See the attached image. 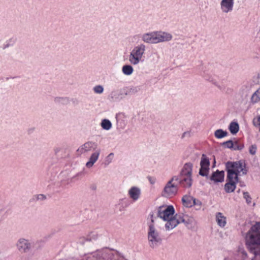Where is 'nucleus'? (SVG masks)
I'll use <instances>...</instances> for the list:
<instances>
[{
	"label": "nucleus",
	"mask_w": 260,
	"mask_h": 260,
	"mask_svg": "<svg viewBox=\"0 0 260 260\" xmlns=\"http://www.w3.org/2000/svg\"><path fill=\"white\" fill-rule=\"evenodd\" d=\"M199 174L207 177L209 172L210 161L205 154L202 155Z\"/></svg>",
	"instance_id": "11"
},
{
	"label": "nucleus",
	"mask_w": 260,
	"mask_h": 260,
	"mask_svg": "<svg viewBox=\"0 0 260 260\" xmlns=\"http://www.w3.org/2000/svg\"><path fill=\"white\" fill-rule=\"evenodd\" d=\"M237 183L232 182L230 181H228L224 185V189L226 192L230 193L233 192L236 187Z\"/></svg>",
	"instance_id": "24"
},
{
	"label": "nucleus",
	"mask_w": 260,
	"mask_h": 260,
	"mask_svg": "<svg viewBox=\"0 0 260 260\" xmlns=\"http://www.w3.org/2000/svg\"><path fill=\"white\" fill-rule=\"evenodd\" d=\"M194 221V220L192 217L186 220L184 216L181 214H176L173 216V219L167 222L165 227L167 230H170L175 228L180 223H184L186 226H188L189 223H192Z\"/></svg>",
	"instance_id": "6"
},
{
	"label": "nucleus",
	"mask_w": 260,
	"mask_h": 260,
	"mask_svg": "<svg viewBox=\"0 0 260 260\" xmlns=\"http://www.w3.org/2000/svg\"><path fill=\"white\" fill-rule=\"evenodd\" d=\"M175 213L174 208L173 206L170 205L166 207H160L158 210L157 215L164 220L168 222L173 219Z\"/></svg>",
	"instance_id": "9"
},
{
	"label": "nucleus",
	"mask_w": 260,
	"mask_h": 260,
	"mask_svg": "<svg viewBox=\"0 0 260 260\" xmlns=\"http://www.w3.org/2000/svg\"><path fill=\"white\" fill-rule=\"evenodd\" d=\"M234 0H221L220 2V9L222 12L228 13L233 10Z\"/></svg>",
	"instance_id": "15"
},
{
	"label": "nucleus",
	"mask_w": 260,
	"mask_h": 260,
	"mask_svg": "<svg viewBox=\"0 0 260 260\" xmlns=\"http://www.w3.org/2000/svg\"><path fill=\"white\" fill-rule=\"evenodd\" d=\"M147 238L148 244L152 248L157 247L162 242L160 234L155 227L152 219H151V223L148 226Z\"/></svg>",
	"instance_id": "3"
},
{
	"label": "nucleus",
	"mask_w": 260,
	"mask_h": 260,
	"mask_svg": "<svg viewBox=\"0 0 260 260\" xmlns=\"http://www.w3.org/2000/svg\"><path fill=\"white\" fill-rule=\"evenodd\" d=\"M32 244V242L29 239L20 238L18 239L15 245L19 252L21 253H27L31 250Z\"/></svg>",
	"instance_id": "8"
},
{
	"label": "nucleus",
	"mask_w": 260,
	"mask_h": 260,
	"mask_svg": "<svg viewBox=\"0 0 260 260\" xmlns=\"http://www.w3.org/2000/svg\"><path fill=\"white\" fill-rule=\"evenodd\" d=\"M37 199L40 200H43L46 199V197L43 194H39L38 196Z\"/></svg>",
	"instance_id": "39"
},
{
	"label": "nucleus",
	"mask_w": 260,
	"mask_h": 260,
	"mask_svg": "<svg viewBox=\"0 0 260 260\" xmlns=\"http://www.w3.org/2000/svg\"><path fill=\"white\" fill-rule=\"evenodd\" d=\"M215 220L217 225L223 228L226 224V217L221 212H217L215 214Z\"/></svg>",
	"instance_id": "18"
},
{
	"label": "nucleus",
	"mask_w": 260,
	"mask_h": 260,
	"mask_svg": "<svg viewBox=\"0 0 260 260\" xmlns=\"http://www.w3.org/2000/svg\"><path fill=\"white\" fill-rule=\"evenodd\" d=\"M140 90L139 87H132L129 89V91L128 92H126L125 93V95H128V94H133L137 93Z\"/></svg>",
	"instance_id": "31"
},
{
	"label": "nucleus",
	"mask_w": 260,
	"mask_h": 260,
	"mask_svg": "<svg viewBox=\"0 0 260 260\" xmlns=\"http://www.w3.org/2000/svg\"><path fill=\"white\" fill-rule=\"evenodd\" d=\"M10 46V45L8 44H7L6 45H5L3 47V49H6L7 48H8Z\"/></svg>",
	"instance_id": "42"
},
{
	"label": "nucleus",
	"mask_w": 260,
	"mask_h": 260,
	"mask_svg": "<svg viewBox=\"0 0 260 260\" xmlns=\"http://www.w3.org/2000/svg\"><path fill=\"white\" fill-rule=\"evenodd\" d=\"M245 240L248 251L254 256L260 255V222L253 225L247 231Z\"/></svg>",
	"instance_id": "1"
},
{
	"label": "nucleus",
	"mask_w": 260,
	"mask_h": 260,
	"mask_svg": "<svg viewBox=\"0 0 260 260\" xmlns=\"http://www.w3.org/2000/svg\"><path fill=\"white\" fill-rule=\"evenodd\" d=\"M90 188L92 189V190H95L96 189V186L95 185H92L90 186Z\"/></svg>",
	"instance_id": "41"
},
{
	"label": "nucleus",
	"mask_w": 260,
	"mask_h": 260,
	"mask_svg": "<svg viewBox=\"0 0 260 260\" xmlns=\"http://www.w3.org/2000/svg\"><path fill=\"white\" fill-rule=\"evenodd\" d=\"M54 101L56 103L64 104L69 102V99L66 97H56L55 98Z\"/></svg>",
	"instance_id": "32"
},
{
	"label": "nucleus",
	"mask_w": 260,
	"mask_h": 260,
	"mask_svg": "<svg viewBox=\"0 0 260 260\" xmlns=\"http://www.w3.org/2000/svg\"><path fill=\"white\" fill-rule=\"evenodd\" d=\"M127 194L131 199H132L134 202H136L141 197V188L136 186H132L128 189Z\"/></svg>",
	"instance_id": "14"
},
{
	"label": "nucleus",
	"mask_w": 260,
	"mask_h": 260,
	"mask_svg": "<svg viewBox=\"0 0 260 260\" xmlns=\"http://www.w3.org/2000/svg\"><path fill=\"white\" fill-rule=\"evenodd\" d=\"M193 165L191 163H186L180 173L178 181L185 187H190L192 184V172Z\"/></svg>",
	"instance_id": "4"
},
{
	"label": "nucleus",
	"mask_w": 260,
	"mask_h": 260,
	"mask_svg": "<svg viewBox=\"0 0 260 260\" xmlns=\"http://www.w3.org/2000/svg\"><path fill=\"white\" fill-rule=\"evenodd\" d=\"M109 99L112 102H119L122 100V93L118 90H114L109 95Z\"/></svg>",
	"instance_id": "20"
},
{
	"label": "nucleus",
	"mask_w": 260,
	"mask_h": 260,
	"mask_svg": "<svg viewBox=\"0 0 260 260\" xmlns=\"http://www.w3.org/2000/svg\"><path fill=\"white\" fill-rule=\"evenodd\" d=\"M224 172L223 171H217L213 173L210 179L214 182H221L224 180Z\"/></svg>",
	"instance_id": "19"
},
{
	"label": "nucleus",
	"mask_w": 260,
	"mask_h": 260,
	"mask_svg": "<svg viewBox=\"0 0 260 260\" xmlns=\"http://www.w3.org/2000/svg\"><path fill=\"white\" fill-rule=\"evenodd\" d=\"M234 146L233 149L235 150H241L244 148L243 144H238L237 142L234 143Z\"/></svg>",
	"instance_id": "35"
},
{
	"label": "nucleus",
	"mask_w": 260,
	"mask_h": 260,
	"mask_svg": "<svg viewBox=\"0 0 260 260\" xmlns=\"http://www.w3.org/2000/svg\"><path fill=\"white\" fill-rule=\"evenodd\" d=\"M179 177L178 176H173L165 185L161 191V196L167 198H171L175 196L178 192V186L174 181H178Z\"/></svg>",
	"instance_id": "5"
},
{
	"label": "nucleus",
	"mask_w": 260,
	"mask_h": 260,
	"mask_svg": "<svg viewBox=\"0 0 260 260\" xmlns=\"http://www.w3.org/2000/svg\"><path fill=\"white\" fill-rule=\"evenodd\" d=\"M142 40L148 44H156L155 31L144 34L141 37Z\"/></svg>",
	"instance_id": "17"
},
{
	"label": "nucleus",
	"mask_w": 260,
	"mask_h": 260,
	"mask_svg": "<svg viewBox=\"0 0 260 260\" xmlns=\"http://www.w3.org/2000/svg\"><path fill=\"white\" fill-rule=\"evenodd\" d=\"M104 90V87L101 85H95L93 87V91L96 94H102Z\"/></svg>",
	"instance_id": "30"
},
{
	"label": "nucleus",
	"mask_w": 260,
	"mask_h": 260,
	"mask_svg": "<svg viewBox=\"0 0 260 260\" xmlns=\"http://www.w3.org/2000/svg\"><path fill=\"white\" fill-rule=\"evenodd\" d=\"M101 127L105 130L108 131L112 127V123L111 121L107 119L102 120L101 123Z\"/></svg>",
	"instance_id": "26"
},
{
	"label": "nucleus",
	"mask_w": 260,
	"mask_h": 260,
	"mask_svg": "<svg viewBox=\"0 0 260 260\" xmlns=\"http://www.w3.org/2000/svg\"><path fill=\"white\" fill-rule=\"evenodd\" d=\"M251 101L254 103L260 101V87L252 94Z\"/></svg>",
	"instance_id": "29"
},
{
	"label": "nucleus",
	"mask_w": 260,
	"mask_h": 260,
	"mask_svg": "<svg viewBox=\"0 0 260 260\" xmlns=\"http://www.w3.org/2000/svg\"><path fill=\"white\" fill-rule=\"evenodd\" d=\"M228 133L226 131H224L222 129H218L215 131L214 136L217 139H222L228 135Z\"/></svg>",
	"instance_id": "27"
},
{
	"label": "nucleus",
	"mask_w": 260,
	"mask_h": 260,
	"mask_svg": "<svg viewBox=\"0 0 260 260\" xmlns=\"http://www.w3.org/2000/svg\"><path fill=\"white\" fill-rule=\"evenodd\" d=\"M148 180H149V182L151 184H154L155 183V182H156L155 178H154L153 177H148Z\"/></svg>",
	"instance_id": "38"
},
{
	"label": "nucleus",
	"mask_w": 260,
	"mask_h": 260,
	"mask_svg": "<svg viewBox=\"0 0 260 260\" xmlns=\"http://www.w3.org/2000/svg\"><path fill=\"white\" fill-rule=\"evenodd\" d=\"M122 72L123 74L126 76H130L134 72V68L130 64L124 65L122 68Z\"/></svg>",
	"instance_id": "23"
},
{
	"label": "nucleus",
	"mask_w": 260,
	"mask_h": 260,
	"mask_svg": "<svg viewBox=\"0 0 260 260\" xmlns=\"http://www.w3.org/2000/svg\"><path fill=\"white\" fill-rule=\"evenodd\" d=\"M183 205L186 207H191L195 204V199L189 196H184L182 198Z\"/></svg>",
	"instance_id": "21"
},
{
	"label": "nucleus",
	"mask_w": 260,
	"mask_h": 260,
	"mask_svg": "<svg viewBox=\"0 0 260 260\" xmlns=\"http://www.w3.org/2000/svg\"><path fill=\"white\" fill-rule=\"evenodd\" d=\"M146 50V46L143 43L134 46L128 55L129 62L132 65H138L143 60Z\"/></svg>",
	"instance_id": "2"
},
{
	"label": "nucleus",
	"mask_w": 260,
	"mask_h": 260,
	"mask_svg": "<svg viewBox=\"0 0 260 260\" xmlns=\"http://www.w3.org/2000/svg\"><path fill=\"white\" fill-rule=\"evenodd\" d=\"M208 80L210 81V82H211L213 84H214V85H215L216 86L217 85V82L214 79H209Z\"/></svg>",
	"instance_id": "40"
},
{
	"label": "nucleus",
	"mask_w": 260,
	"mask_h": 260,
	"mask_svg": "<svg viewBox=\"0 0 260 260\" xmlns=\"http://www.w3.org/2000/svg\"><path fill=\"white\" fill-rule=\"evenodd\" d=\"M101 153V150L100 149H96V151L93 152L89 157V160L86 163V167L87 168H91L93 167L94 164L98 160Z\"/></svg>",
	"instance_id": "16"
},
{
	"label": "nucleus",
	"mask_w": 260,
	"mask_h": 260,
	"mask_svg": "<svg viewBox=\"0 0 260 260\" xmlns=\"http://www.w3.org/2000/svg\"><path fill=\"white\" fill-rule=\"evenodd\" d=\"M226 169L232 170L239 175L247 173L245 164L241 160L235 162L228 161L226 164Z\"/></svg>",
	"instance_id": "7"
},
{
	"label": "nucleus",
	"mask_w": 260,
	"mask_h": 260,
	"mask_svg": "<svg viewBox=\"0 0 260 260\" xmlns=\"http://www.w3.org/2000/svg\"><path fill=\"white\" fill-rule=\"evenodd\" d=\"M253 123L254 126L259 127V131L260 132V116H257L254 118Z\"/></svg>",
	"instance_id": "36"
},
{
	"label": "nucleus",
	"mask_w": 260,
	"mask_h": 260,
	"mask_svg": "<svg viewBox=\"0 0 260 260\" xmlns=\"http://www.w3.org/2000/svg\"><path fill=\"white\" fill-rule=\"evenodd\" d=\"M226 170L228 172L227 178L228 181L237 183L238 181V176L239 175L232 170H229L228 169H226Z\"/></svg>",
	"instance_id": "22"
},
{
	"label": "nucleus",
	"mask_w": 260,
	"mask_h": 260,
	"mask_svg": "<svg viewBox=\"0 0 260 260\" xmlns=\"http://www.w3.org/2000/svg\"><path fill=\"white\" fill-rule=\"evenodd\" d=\"M98 148V144L92 141H88L80 146L77 151L78 154L87 153L92 150H95Z\"/></svg>",
	"instance_id": "12"
},
{
	"label": "nucleus",
	"mask_w": 260,
	"mask_h": 260,
	"mask_svg": "<svg viewBox=\"0 0 260 260\" xmlns=\"http://www.w3.org/2000/svg\"><path fill=\"white\" fill-rule=\"evenodd\" d=\"M229 130L232 134H237L239 129V124L237 122H232L229 125Z\"/></svg>",
	"instance_id": "25"
},
{
	"label": "nucleus",
	"mask_w": 260,
	"mask_h": 260,
	"mask_svg": "<svg viewBox=\"0 0 260 260\" xmlns=\"http://www.w3.org/2000/svg\"><path fill=\"white\" fill-rule=\"evenodd\" d=\"M222 145L228 148H233V147H234V144L232 140H229L222 143Z\"/></svg>",
	"instance_id": "33"
},
{
	"label": "nucleus",
	"mask_w": 260,
	"mask_h": 260,
	"mask_svg": "<svg viewBox=\"0 0 260 260\" xmlns=\"http://www.w3.org/2000/svg\"><path fill=\"white\" fill-rule=\"evenodd\" d=\"M199 174L207 177L209 172L210 161L205 154L202 155Z\"/></svg>",
	"instance_id": "10"
},
{
	"label": "nucleus",
	"mask_w": 260,
	"mask_h": 260,
	"mask_svg": "<svg viewBox=\"0 0 260 260\" xmlns=\"http://www.w3.org/2000/svg\"><path fill=\"white\" fill-rule=\"evenodd\" d=\"M114 154L113 153H109L104 159L103 164L105 166H109L113 161Z\"/></svg>",
	"instance_id": "28"
},
{
	"label": "nucleus",
	"mask_w": 260,
	"mask_h": 260,
	"mask_svg": "<svg viewBox=\"0 0 260 260\" xmlns=\"http://www.w3.org/2000/svg\"><path fill=\"white\" fill-rule=\"evenodd\" d=\"M242 253L244 255H245L246 256L247 255V253L245 251H243Z\"/></svg>",
	"instance_id": "43"
},
{
	"label": "nucleus",
	"mask_w": 260,
	"mask_h": 260,
	"mask_svg": "<svg viewBox=\"0 0 260 260\" xmlns=\"http://www.w3.org/2000/svg\"><path fill=\"white\" fill-rule=\"evenodd\" d=\"M244 198L246 199V202L248 204L251 203V198L249 197L248 192H244L243 193Z\"/></svg>",
	"instance_id": "37"
},
{
	"label": "nucleus",
	"mask_w": 260,
	"mask_h": 260,
	"mask_svg": "<svg viewBox=\"0 0 260 260\" xmlns=\"http://www.w3.org/2000/svg\"><path fill=\"white\" fill-rule=\"evenodd\" d=\"M155 38L156 44L169 42L173 39L172 35L168 32L163 31H155Z\"/></svg>",
	"instance_id": "13"
},
{
	"label": "nucleus",
	"mask_w": 260,
	"mask_h": 260,
	"mask_svg": "<svg viewBox=\"0 0 260 260\" xmlns=\"http://www.w3.org/2000/svg\"><path fill=\"white\" fill-rule=\"evenodd\" d=\"M257 150V146L256 145H252L249 147V152L250 154L253 155H255Z\"/></svg>",
	"instance_id": "34"
}]
</instances>
